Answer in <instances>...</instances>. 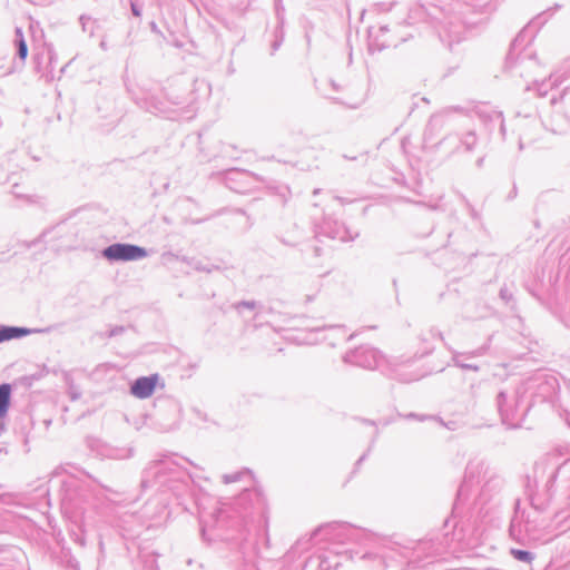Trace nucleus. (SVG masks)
Segmentation results:
<instances>
[{
  "label": "nucleus",
  "mask_w": 570,
  "mask_h": 570,
  "mask_svg": "<svg viewBox=\"0 0 570 570\" xmlns=\"http://www.w3.org/2000/svg\"><path fill=\"white\" fill-rule=\"evenodd\" d=\"M109 261H139L147 256V250L131 244H112L104 250Z\"/></svg>",
  "instance_id": "nucleus-1"
},
{
  "label": "nucleus",
  "mask_w": 570,
  "mask_h": 570,
  "mask_svg": "<svg viewBox=\"0 0 570 570\" xmlns=\"http://www.w3.org/2000/svg\"><path fill=\"white\" fill-rule=\"evenodd\" d=\"M157 384V376H145L138 379L131 386V393L139 399L149 397Z\"/></svg>",
  "instance_id": "nucleus-2"
},
{
  "label": "nucleus",
  "mask_w": 570,
  "mask_h": 570,
  "mask_svg": "<svg viewBox=\"0 0 570 570\" xmlns=\"http://www.w3.org/2000/svg\"><path fill=\"white\" fill-rule=\"evenodd\" d=\"M28 333V330L21 327H3L0 330V342L21 337L27 335Z\"/></svg>",
  "instance_id": "nucleus-3"
},
{
  "label": "nucleus",
  "mask_w": 570,
  "mask_h": 570,
  "mask_svg": "<svg viewBox=\"0 0 570 570\" xmlns=\"http://www.w3.org/2000/svg\"><path fill=\"white\" fill-rule=\"evenodd\" d=\"M11 387L9 384L0 385V416H4L10 404Z\"/></svg>",
  "instance_id": "nucleus-4"
},
{
  "label": "nucleus",
  "mask_w": 570,
  "mask_h": 570,
  "mask_svg": "<svg viewBox=\"0 0 570 570\" xmlns=\"http://www.w3.org/2000/svg\"><path fill=\"white\" fill-rule=\"evenodd\" d=\"M511 554L517 559V560H520V561H523V562H531L532 561V556L530 552L528 551H524V550H519V549H512L511 550Z\"/></svg>",
  "instance_id": "nucleus-5"
},
{
  "label": "nucleus",
  "mask_w": 570,
  "mask_h": 570,
  "mask_svg": "<svg viewBox=\"0 0 570 570\" xmlns=\"http://www.w3.org/2000/svg\"><path fill=\"white\" fill-rule=\"evenodd\" d=\"M27 52H28V49H27V45L23 40L20 41L19 43V56L20 58L24 59L27 57Z\"/></svg>",
  "instance_id": "nucleus-6"
}]
</instances>
